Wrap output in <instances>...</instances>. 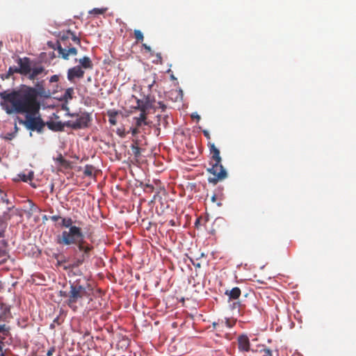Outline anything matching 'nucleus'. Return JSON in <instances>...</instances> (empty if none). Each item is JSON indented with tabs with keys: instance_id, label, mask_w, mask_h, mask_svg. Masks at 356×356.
Masks as SVG:
<instances>
[{
	"instance_id": "4",
	"label": "nucleus",
	"mask_w": 356,
	"mask_h": 356,
	"mask_svg": "<svg viewBox=\"0 0 356 356\" xmlns=\"http://www.w3.org/2000/svg\"><path fill=\"white\" fill-rule=\"evenodd\" d=\"M84 238V234L80 227L74 226L67 231L62 232L61 234L58 236L56 242L63 245H77L81 240Z\"/></svg>"
},
{
	"instance_id": "30",
	"label": "nucleus",
	"mask_w": 356,
	"mask_h": 356,
	"mask_svg": "<svg viewBox=\"0 0 356 356\" xmlns=\"http://www.w3.org/2000/svg\"><path fill=\"white\" fill-rule=\"evenodd\" d=\"M143 140H145V137L144 136H142L141 138L136 137L134 139H133L132 145L140 147V146L143 145V143H142Z\"/></svg>"
},
{
	"instance_id": "45",
	"label": "nucleus",
	"mask_w": 356,
	"mask_h": 356,
	"mask_svg": "<svg viewBox=\"0 0 356 356\" xmlns=\"http://www.w3.org/2000/svg\"><path fill=\"white\" fill-rule=\"evenodd\" d=\"M216 199H217L216 195L214 194V195L211 197V201H212L213 202H216Z\"/></svg>"
},
{
	"instance_id": "46",
	"label": "nucleus",
	"mask_w": 356,
	"mask_h": 356,
	"mask_svg": "<svg viewBox=\"0 0 356 356\" xmlns=\"http://www.w3.org/2000/svg\"><path fill=\"white\" fill-rule=\"evenodd\" d=\"M193 118H197V120H199L200 119V117L198 115H194L193 114L192 116H191Z\"/></svg>"
},
{
	"instance_id": "31",
	"label": "nucleus",
	"mask_w": 356,
	"mask_h": 356,
	"mask_svg": "<svg viewBox=\"0 0 356 356\" xmlns=\"http://www.w3.org/2000/svg\"><path fill=\"white\" fill-rule=\"evenodd\" d=\"M107 8H94L90 13L102 15L106 13Z\"/></svg>"
},
{
	"instance_id": "53",
	"label": "nucleus",
	"mask_w": 356,
	"mask_h": 356,
	"mask_svg": "<svg viewBox=\"0 0 356 356\" xmlns=\"http://www.w3.org/2000/svg\"><path fill=\"white\" fill-rule=\"evenodd\" d=\"M0 356H5V355H4V354H3V353H1V354L0 355Z\"/></svg>"
},
{
	"instance_id": "51",
	"label": "nucleus",
	"mask_w": 356,
	"mask_h": 356,
	"mask_svg": "<svg viewBox=\"0 0 356 356\" xmlns=\"http://www.w3.org/2000/svg\"><path fill=\"white\" fill-rule=\"evenodd\" d=\"M43 218H44V220H47V216H44L43 217Z\"/></svg>"
},
{
	"instance_id": "2",
	"label": "nucleus",
	"mask_w": 356,
	"mask_h": 356,
	"mask_svg": "<svg viewBox=\"0 0 356 356\" xmlns=\"http://www.w3.org/2000/svg\"><path fill=\"white\" fill-rule=\"evenodd\" d=\"M91 291L88 284H83L80 280H76L70 282L69 291H60V296L66 298L65 302L69 307L76 311L79 307H83L84 301L92 300Z\"/></svg>"
},
{
	"instance_id": "9",
	"label": "nucleus",
	"mask_w": 356,
	"mask_h": 356,
	"mask_svg": "<svg viewBox=\"0 0 356 356\" xmlns=\"http://www.w3.org/2000/svg\"><path fill=\"white\" fill-rule=\"evenodd\" d=\"M19 65L18 69H15V72L17 74L22 75L28 76L31 72V64L29 58L24 57L23 58H19L17 60Z\"/></svg>"
},
{
	"instance_id": "33",
	"label": "nucleus",
	"mask_w": 356,
	"mask_h": 356,
	"mask_svg": "<svg viewBox=\"0 0 356 356\" xmlns=\"http://www.w3.org/2000/svg\"><path fill=\"white\" fill-rule=\"evenodd\" d=\"M15 69H18L17 67H10L8 69V71L7 72L6 78H9L10 76H12L13 74L16 73Z\"/></svg>"
},
{
	"instance_id": "29",
	"label": "nucleus",
	"mask_w": 356,
	"mask_h": 356,
	"mask_svg": "<svg viewBox=\"0 0 356 356\" xmlns=\"http://www.w3.org/2000/svg\"><path fill=\"white\" fill-rule=\"evenodd\" d=\"M131 149L132 150V152H133L134 155L136 157H139L140 156V147L131 145Z\"/></svg>"
},
{
	"instance_id": "27",
	"label": "nucleus",
	"mask_w": 356,
	"mask_h": 356,
	"mask_svg": "<svg viewBox=\"0 0 356 356\" xmlns=\"http://www.w3.org/2000/svg\"><path fill=\"white\" fill-rule=\"evenodd\" d=\"M134 36L136 42H142L144 39L143 34L140 30H134Z\"/></svg>"
},
{
	"instance_id": "39",
	"label": "nucleus",
	"mask_w": 356,
	"mask_h": 356,
	"mask_svg": "<svg viewBox=\"0 0 356 356\" xmlns=\"http://www.w3.org/2000/svg\"><path fill=\"white\" fill-rule=\"evenodd\" d=\"M154 76H156V74H154ZM155 83H156V79H155V76H154L152 81L150 83H148V86H147L149 90H152V88Z\"/></svg>"
},
{
	"instance_id": "5",
	"label": "nucleus",
	"mask_w": 356,
	"mask_h": 356,
	"mask_svg": "<svg viewBox=\"0 0 356 356\" xmlns=\"http://www.w3.org/2000/svg\"><path fill=\"white\" fill-rule=\"evenodd\" d=\"M68 116L75 118V120H67L65 122L66 127L74 130L83 129L90 127L92 120L90 113L87 112H81L79 113H68Z\"/></svg>"
},
{
	"instance_id": "25",
	"label": "nucleus",
	"mask_w": 356,
	"mask_h": 356,
	"mask_svg": "<svg viewBox=\"0 0 356 356\" xmlns=\"http://www.w3.org/2000/svg\"><path fill=\"white\" fill-rule=\"evenodd\" d=\"M20 178V179L24 182H26L28 181H31L33 178V172H29L28 175L25 174H19L18 175Z\"/></svg>"
},
{
	"instance_id": "42",
	"label": "nucleus",
	"mask_w": 356,
	"mask_h": 356,
	"mask_svg": "<svg viewBox=\"0 0 356 356\" xmlns=\"http://www.w3.org/2000/svg\"><path fill=\"white\" fill-rule=\"evenodd\" d=\"M143 47L148 52H150L152 51L151 47L147 45L146 44H143Z\"/></svg>"
},
{
	"instance_id": "17",
	"label": "nucleus",
	"mask_w": 356,
	"mask_h": 356,
	"mask_svg": "<svg viewBox=\"0 0 356 356\" xmlns=\"http://www.w3.org/2000/svg\"><path fill=\"white\" fill-rule=\"evenodd\" d=\"M47 127L49 129L55 131H62L64 127H66L65 122H50L47 123Z\"/></svg>"
},
{
	"instance_id": "36",
	"label": "nucleus",
	"mask_w": 356,
	"mask_h": 356,
	"mask_svg": "<svg viewBox=\"0 0 356 356\" xmlns=\"http://www.w3.org/2000/svg\"><path fill=\"white\" fill-rule=\"evenodd\" d=\"M55 323H56L57 325H60V318L58 316L56 317L54 321H53V323L51 324L50 325V327L51 328H54L55 327Z\"/></svg>"
},
{
	"instance_id": "35",
	"label": "nucleus",
	"mask_w": 356,
	"mask_h": 356,
	"mask_svg": "<svg viewBox=\"0 0 356 356\" xmlns=\"http://www.w3.org/2000/svg\"><path fill=\"white\" fill-rule=\"evenodd\" d=\"M139 128L140 127H138L136 125V127H134V128H130V132L131 133L132 136L136 137V135L140 133V130H139Z\"/></svg>"
},
{
	"instance_id": "1",
	"label": "nucleus",
	"mask_w": 356,
	"mask_h": 356,
	"mask_svg": "<svg viewBox=\"0 0 356 356\" xmlns=\"http://www.w3.org/2000/svg\"><path fill=\"white\" fill-rule=\"evenodd\" d=\"M2 98L12 106L10 110L7 109L8 113L28 114L39 113L40 104L35 98L34 90L31 86H24L19 90L5 94Z\"/></svg>"
},
{
	"instance_id": "13",
	"label": "nucleus",
	"mask_w": 356,
	"mask_h": 356,
	"mask_svg": "<svg viewBox=\"0 0 356 356\" xmlns=\"http://www.w3.org/2000/svg\"><path fill=\"white\" fill-rule=\"evenodd\" d=\"M57 50L59 56L65 60H68L70 55L75 56L77 54V49L75 47L63 48L60 43H58Z\"/></svg>"
},
{
	"instance_id": "48",
	"label": "nucleus",
	"mask_w": 356,
	"mask_h": 356,
	"mask_svg": "<svg viewBox=\"0 0 356 356\" xmlns=\"http://www.w3.org/2000/svg\"><path fill=\"white\" fill-rule=\"evenodd\" d=\"M198 223H199V220H197L196 222H195V225H198Z\"/></svg>"
},
{
	"instance_id": "40",
	"label": "nucleus",
	"mask_w": 356,
	"mask_h": 356,
	"mask_svg": "<svg viewBox=\"0 0 356 356\" xmlns=\"http://www.w3.org/2000/svg\"><path fill=\"white\" fill-rule=\"evenodd\" d=\"M54 352H55V348L54 347L50 348L47 353V356H51Z\"/></svg>"
},
{
	"instance_id": "49",
	"label": "nucleus",
	"mask_w": 356,
	"mask_h": 356,
	"mask_svg": "<svg viewBox=\"0 0 356 356\" xmlns=\"http://www.w3.org/2000/svg\"><path fill=\"white\" fill-rule=\"evenodd\" d=\"M147 187H150L151 188H153V186L147 185Z\"/></svg>"
},
{
	"instance_id": "10",
	"label": "nucleus",
	"mask_w": 356,
	"mask_h": 356,
	"mask_svg": "<svg viewBox=\"0 0 356 356\" xmlns=\"http://www.w3.org/2000/svg\"><path fill=\"white\" fill-rule=\"evenodd\" d=\"M136 108L140 111H147L149 109H157L156 106V101L154 98H152L149 95H147L145 100L137 99Z\"/></svg>"
},
{
	"instance_id": "34",
	"label": "nucleus",
	"mask_w": 356,
	"mask_h": 356,
	"mask_svg": "<svg viewBox=\"0 0 356 356\" xmlns=\"http://www.w3.org/2000/svg\"><path fill=\"white\" fill-rule=\"evenodd\" d=\"M156 106L157 108H160L162 112H164L166 109V105L162 102H158Z\"/></svg>"
},
{
	"instance_id": "14",
	"label": "nucleus",
	"mask_w": 356,
	"mask_h": 356,
	"mask_svg": "<svg viewBox=\"0 0 356 356\" xmlns=\"http://www.w3.org/2000/svg\"><path fill=\"white\" fill-rule=\"evenodd\" d=\"M238 346L241 351L248 352L250 350V341L246 335H241L238 337Z\"/></svg>"
},
{
	"instance_id": "6",
	"label": "nucleus",
	"mask_w": 356,
	"mask_h": 356,
	"mask_svg": "<svg viewBox=\"0 0 356 356\" xmlns=\"http://www.w3.org/2000/svg\"><path fill=\"white\" fill-rule=\"evenodd\" d=\"M93 250V246L86 241L84 238L76 245L74 249V257L72 266L79 267L81 266L87 259L90 257V252Z\"/></svg>"
},
{
	"instance_id": "20",
	"label": "nucleus",
	"mask_w": 356,
	"mask_h": 356,
	"mask_svg": "<svg viewBox=\"0 0 356 356\" xmlns=\"http://www.w3.org/2000/svg\"><path fill=\"white\" fill-rule=\"evenodd\" d=\"M118 115V112L115 110H109L107 112L108 117V122L111 125H115L117 124L116 117Z\"/></svg>"
},
{
	"instance_id": "44",
	"label": "nucleus",
	"mask_w": 356,
	"mask_h": 356,
	"mask_svg": "<svg viewBox=\"0 0 356 356\" xmlns=\"http://www.w3.org/2000/svg\"><path fill=\"white\" fill-rule=\"evenodd\" d=\"M6 330L5 325H0V332H3Z\"/></svg>"
},
{
	"instance_id": "43",
	"label": "nucleus",
	"mask_w": 356,
	"mask_h": 356,
	"mask_svg": "<svg viewBox=\"0 0 356 356\" xmlns=\"http://www.w3.org/2000/svg\"><path fill=\"white\" fill-rule=\"evenodd\" d=\"M234 323L231 322L229 320L226 321V325L229 327H232L233 326Z\"/></svg>"
},
{
	"instance_id": "52",
	"label": "nucleus",
	"mask_w": 356,
	"mask_h": 356,
	"mask_svg": "<svg viewBox=\"0 0 356 356\" xmlns=\"http://www.w3.org/2000/svg\"><path fill=\"white\" fill-rule=\"evenodd\" d=\"M216 323H213V325L214 327L216 326Z\"/></svg>"
},
{
	"instance_id": "24",
	"label": "nucleus",
	"mask_w": 356,
	"mask_h": 356,
	"mask_svg": "<svg viewBox=\"0 0 356 356\" xmlns=\"http://www.w3.org/2000/svg\"><path fill=\"white\" fill-rule=\"evenodd\" d=\"M94 170L95 168L92 165H86L83 170V175L86 177H92L93 175Z\"/></svg>"
},
{
	"instance_id": "8",
	"label": "nucleus",
	"mask_w": 356,
	"mask_h": 356,
	"mask_svg": "<svg viewBox=\"0 0 356 356\" xmlns=\"http://www.w3.org/2000/svg\"><path fill=\"white\" fill-rule=\"evenodd\" d=\"M7 224L0 217V238L4 236ZM7 242L2 239L0 241V264L6 262L8 258V253L6 250Z\"/></svg>"
},
{
	"instance_id": "23",
	"label": "nucleus",
	"mask_w": 356,
	"mask_h": 356,
	"mask_svg": "<svg viewBox=\"0 0 356 356\" xmlns=\"http://www.w3.org/2000/svg\"><path fill=\"white\" fill-rule=\"evenodd\" d=\"M156 118H158V125L159 126L162 125L164 127H167V125H168V115L162 116L161 115H158L156 116Z\"/></svg>"
},
{
	"instance_id": "11",
	"label": "nucleus",
	"mask_w": 356,
	"mask_h": 356,
	"mask_svg": "<svg viewBox=\"0 0 356 356\" xmlns=\"http://www.w3.org/2000/svg\"><path fill=\"white\" fill-rule=\"evenodd\" d=\"M44 81L37 82L35 87H31L35 92V98L38 99V97L47 98L50 96L49 90H47L43 86Z\"/></svg>"
},
{
	"instance_id": "38",
	"label": "nucleus",
	"mask_w": 356,
	"mask_h": 356,
	"mask_svg": "<svg viewBox=\"0 0 356 356\" xmlns=\"http://www.w3.org/2000/svg\"><path fill=\"white\" fill-rule=\"evenodd\" d=\"M49 218H50L51 220H52L53 222H56L58 220H61V218H62L61 216H56V215L50 216Z\"/></svg>"
},
{
	"instance_id": "7",
	"label": "nucleus",
	"mask_w": 356,
	"mask_h": 356,
	"mask_svg": "<svg viewBox=\"0 0 356 356\" xmlns=\"http://www.w3.org/2000/svg\"><path fill=\"white\" fill-rule=\"evenodd\" d=\"M38 113H39L26 114L25 120H19V122L24 124L29 130L36 131L38 133H41L45 124L40 115L36 116Z\"/></svg>"
},
{
	"instance_id": "15",
	"label": "nucleus",
	"mask_w": 356,
	"mask_h": 356,
	"mask_svg": "<svg viewBox=\"0 0 356 356\" xmlns=\"http://www.w3.org/2000/svg\"><path fill=\"white\" fill-rule=\"evenodd\" d=\"M136 120V125L138 127H140L142 125H150V122L147 120V112L140 111L138 117L134 118Z\"/></svg>"
},
{
	"instance_id": "54",
	"label": "nucleus",
	"mask_w": 356,
	"mask_h": 356,
	"mask_svg": "<svg viewBox=\"0 0 356 356\" xmlns=\"http://www.w3.org/2000/svg\"><path fill=\"white\" fill-rule=\"evenodd\" d=\"M0 45H2V42H0Z\"/></svg>"
},
{
	"instance_id": "50",
	"label": "nucleus",
	"mask_w": 356,
	"mask_h": 356,
	"mask_svg": "<svg viewBox=\"0 0 356 356\" xmlns=\"http://www.w3.org/2000/svg\"><path fill=\"white\" fill-rule=\"evenodd\" d=\"M1 351H2V347H1V346L0 345V352H1Z\"/></svg>"
},
{
	"instance_id": "22",
	"label": "nucleus",
	"mask_w": 356,
	"mask_h": 356,
	"mask_svg": "<svg viewBox=\"0 0 356 356\" xmlns=\"http://www.w3.org/2000/svg\"><path fill=\"white\" fill-rule=\"evenodd\" d=\"M73 220L72 218L67 217V218H61V223L60 225L65 228L74 227V225H73Z\"/></svg>"
},
{
	"instance_id": "18",
	"label": "nucleus",
	"mask_w": 356,
	"mask_h": 356,
	"mask_svg": "<svg viewBox=\"0 0 356 356\" xmlns=\"http://www.w3.org/2000/svg\"><path fill=\"white\" fill-rule=\"evenodd\" d=\"M241 291L238 287H234L231 290H227L225 295L229 296V299L236 300L241 296Z\"/></svg>"
},
{
	"instance_id": "47",
	"label": "nucleus",
	"mask_w": 356,
	"mask_h": 356,
	"mask_svg": "<svg viewBox=\"0 0 356 356\" xmlns=\"http://www.w3.org/2000/svg\"><path fill=\"white\" fill-rule=\"evenodd\" d=\"M170 79H171L172 80H176V79H176V77H175L173 74H171V75H170Z\"/></svg>"
},
{
	"instance_id": "12",
	"label": "nucleus",
	"mask_w": 356,
	"mask_h": 356,
	"mask_svg": "<svg viewBox=\"0 0 356 356\" xmlns=\"http://www.w3.org/2000/svg\"><path fill=\"white\" fill-rule=\"evenodd\" d=\"M84 76V71L81 66H75L68 70L67 79L72 82L75 78L81 79Z\"/></svg>"
},
{
	"instance_id": "26",
	"label": "nucleus",
	"mask_w": 356,
	"mask_h": 356,
	"mask_svg": "<svg viewBox=\"0 0 356 356\" xmlns=\"http://www.w3.org/2000/svg\"><path fill=\"white\" fill-rule=\"evenodd\" d=\"M260 353H261V356H278L277 351L273 353L269 348H264L261 350Z\"/></svg>"
},
{
	"instance_id": "16",
	"label": "nucleus",
	"mask_w": 356,
	"mask_h": 356,
	"mask_svg": "<svg viewBox=\"0 0 356 356\" xmlns=\"http://www.w3.org/2000/svg\"><path fill=\"white\" fill-rule=\"evenodd\" d=\"M45 69L43 66L39 65L31 67V72L29 74L28 77L30 80H34L36 79L40 74L44 72Z\"/></svg>"
},
{
	"instance_id": "37",
	"label": "nucleus",
	"mask_w": 356,
	"mask_h": 356,
	"mask_svg": "<svg viewBox=\"0 0 356 356\" xmlns=\"http://www.w3.org/2000/svg\"><path fill=\"white\" fill-rule=\"evenodd\" d=\"M59 79V76L58 75H53L50 77V79H49V81L51 83H53V82H57Z\"/></svg>"
},
{
	"instance_id": "32",
	"label": "nucleus",
	"mask_w": 356,
	"mask_h": 356,
	"mask_svg": "<svg viewBox=\"0 0 356 356\" xmlns=\"http://www.w3.org/2000/svg\"><path fill=\"white\" fill-rule=\"evenodd\" d=\"M56 161L61 165H65L67 164V161L63 158L62 154H59V156L57 157Z\"/></svg>"
},
{
	"instance_id": "28",
	"label": "nucleus",
	"mask_w": 356,
	"mask_h": 356,
	"mask_svg": "<svg viewBox=\"0 0 356 356\" xmlns=\"http://www.w3.org/2000/svg\"><path fill=\"white\" fill-rule=\"evenodd\" d=\"M74 95V89L72 88H69L66 89L65 91L64 97L65 99H72Z\"/></svg>"
},
{
	"instance_id": "41",
	"label": "nucleus",
	"mask_w": 356,
	"mask_h": 356,
	"mask_svg": "<svg viewBox=\"0 0 356 356\" xmlns=\"http://www.w3.org/2000/svg\"><path fill=\"white\" fill-rule=\"evenodd\" d=\"M203 134L207 138V139L210 140L211 136L209 134V132L207 130H203Z\"/></svg>"
},
{
	"instance_id": "19",
	"label": "nucleus",
	"mask_w": 356,
	"mask_h": 356,
	"mask_svg": "<svg viewBox=\"0 0 356 356\" xmlns=\"http://www.w3.org/2000/svg\"><path fill=\"white\" fill-rule=\"evenodd\" d=\"M66 35H63L61 38L62 40H65L67 38H69L70 37H71L72 40L76 44H79V45H81V39L80 38L77 37L72 31H67Z\"/></svg>"
},
{
	"instance_id": "21",
	"label": "nucleus",
	"mask_w": 356,
	"mask_h": 356,
	"mask_svg": "<svg viewBox=\"0 0 356 356\" xmlns=\"http://www.w3.org/2000/svg\"><path fill=\"white\" fill-rule=\"evenodd\" d=\"M79 63L81 67L85 69H91L92 68V63L90 58L88 56H84L83 58L79 60Z\"/></svg>"
},
{
	"instance_id": "3",
	"label": "nucleus",
	"mask_w": 356,
	"mask_h": 356,
	"mask_svg": "<svg viewBox=\"0 0 356 356\" xmlns=\"http://www.w3.org/2000/svg\"><path fill=\"white\" fill-rule=\"evenodd\" d=\"M208 147L209 148L211 159L213 163L211 168L207 169V171L212 174L213 176L208 178L209 183L214 185L220 181L225 179L227 176V172L222 165L221 164L222 159L220 155V150L215 146L214 143L209 142Z\"/></svg>"
}]
</instances>
